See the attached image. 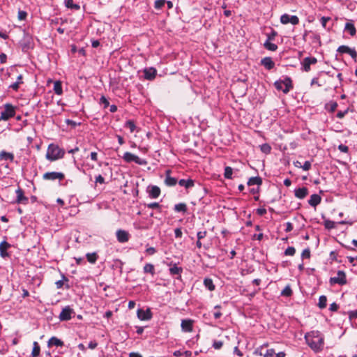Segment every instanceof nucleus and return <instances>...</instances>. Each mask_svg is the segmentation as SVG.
I'll return each instance as SVG.
<instances>
[{
	"label": "nucleus",
	"mask_w": 357,
	"mask_h": 357,
	"mask_svg": "<svg viewBox=\"0 0 357 357\" xmlns=\"http://www.w3.org/2000/svg\"><path fill=\"white\" fill-rule=\"evenodd\" d=\"M308 195V189L306 187L298 188L294 190V195L299 199H304Z\"/></svg>",
	"instance_id": "obj_23"
},
{
	"label": "nucleus",
	"mask_w": 357,
	"mask_h": 357,
	"mask_svg": "<svg viewBox=\"0 0 357 357\" xmlns=\"http://www.w3.org/2000/svg\"><path fill=\"white\" fill-rule=\"evenodd\" d=\"M339 306L336 303H333L330 305L329 310L332 312H335L338 310Z\"/></svg>",
	"instance_id": "obj_62"
},
{
	"label": "nucleus",
	"mask_w": 357,
	"mask_h": 357,
	"mask_svg": "<svg viewBox=\"0 0 357 357\" xmlns=\"http://www.w3.org/2000/svg\"><path fill=\"white\" fill-rule=\"evenodd\" d=\"M15 193L17 195V198L15 202L17 204H26L28 203L29 199L24 195V191L20 187L15 190Z\"/></svg>",
	"instance_id": "obj_18"
},
{
	"label": "nucleus",
	"mask_w": 357,
	"mask_h": 357,
	"mask_svg": "<svg viewBox=\"0 0 357 357\" xmlns=\"http://www.w3.org/2000/svg\"><path fill=\"white\" fill-rule=\"evenodd\" d=\"M117 241L121 243H127L130 239V234L123 229H118L116 232Z\"/></svg>",
	"instance_id": "obj_15"
},
{
	"label": "nucleus",
	"mask_w": 357,
	"mask_h": 357,
	"mask_svg": "<svg viewBox=\"0 0 357 357\" xmlns=\"http://www.w3.org/2000/svg\"><path fill=\"white\" fill-rule=\"evenodd\" d=\"M223 342L222 341H214L213 343V347L215 349H220L222 348Z\"/></svg>",
	"instance_id": "obj_55"
},
{
	"label": "nucleus",
	"mask_w": 357,
	"mask_h": 357,
	"mask_svg": "<svg viewBox=\"0 0 357 357\" xmlns=\"http://www.w3.org/2000/svg\"><path fill=\"white\" fill-rule=\"evenodd\" d=\"M174 211L177 213L185 214L188 211L187 204L185 203H178L174 205Z\"/></svg>",
	"instance_id": "obj_30"
},
{
	"label": "nucleus",
	"mask_w": 357,
	"mask_h": 357,
	"mask_svg": "<svg viewBox=\"0 0 357 357\" xmlns=\"http://www.w3.org/2000/svg\"><path fill=\"white\" fill-rule=\"evenodd\" d=\"M280 22L283 24L291 23L293 25H296L299 23V18L296 15L284 13L280 17Z\"/></svg>",
	"instance_id": "obj_10"
},
{
	"label": "nucleus",
	"mask_w": 357,
	"mask_h": 357,
	"mask_svg": "<svg viewBox=\"0 0 357 357\" xmlns=\"http://www.w3.org/2000/svg\"><path fill=\"white\" fill-rule=\"evenodd\" d=\"M262 183V179L259 176H254L249 178L248 181V185H260Z\"/></svg>",
	"instance_id": "obj_34"
},
{
	"label": "nucleus",
	"mask_w": 357,
	"mask_h": 357,
	"mask_svg": "<svg viewBox=\"0 0 357 357\" xmlns=\"http://www.w3.org/2000/svg\"><path fill=\"white\" fill-rule=\"evenodd\" d=\"M348 109H345L344 111H338L337 114H336V116L337 118L338 119H342L345 116V115L348 113Z\"/></svg>",
	"instance_id": "obj_57"
},
{
	"label": "nucleus",
	"mask_w": 357,
	"mask_h": 357,
	"mask_svg": "<svg viewBox=\"0 0 357 357\" xmlns=\"http://www.w3.org/2000/svg\"><path fill=\"white\" fill-rule=\"evenodd\" d=\"M266 344H263L255 351L256 354H259L263 357H273L275 354V350L273 349H267Z\"/></svg>",
	"instance_id": "obj_8"
},
{
	"label": "nucleus",
	"mask_w": 357,
	"mask_h": 357,
	"mask_svg": "<svg viewBox=\"0 0 357 357\" xmlns=\"http://www.w3.org/2000/svg\"><path fill=\"white\" fill-rule=\"evenodd\" d=\"M273 38L268 36L267 40L265 41L264 44V46L266 50L273 52L277 50L278 45L271 42V40Z\"/></svg>",
	"instance_id": "obj_29"
},
{
	"label": "nucleus",
	"mask_w": 357,
	"mask_h": 357,
	"mask_svg": "<svg viewBox=\"0 0 357 357\" xmlns=\"http://www.w3.org/2000/svg\"><path fill=\"white\" fill-rule=\"evenodd\" d=\"M122 158L126 162H134L139 165H146L147 164V161L145 159L140 158L137 155L130 152H126Z\"/></svg>",
	"instance_id": "obj_4"
},
{
	"label": "nucleus",
	"mask_w": 357,
	"mask_h": 357,
	"mask_svg": "<svg viewBox=\"0 0 357 357\" xmlns=\"http://www.w3.org/2000/svg\"><path fill=\"white\" fill-rule=\"evenodd\" d=\"M165 3V0H155L154 2V8L157 10H160Z\"/></svg>",
	"instance_id": "obj_45"
},
{
	"label": "nucleus",
	"mask_w": 357,
	"mask_h": 357,
	"mask_svg": "<svg viewBox=\"0 0 357 357\" xmlns=\"http://www.w3.org/2000/svg\"><path fill=\"white\" fill-rule=\"evenodd\" d=\"M143 270L145 273H150L152 275L155 274V268L154 266L151 264H146Z\"/></svg>",
	"instance_id": "obj_37"
},
{
	"label": "nucleus",
	"mask_w": 357,
	"mask_h": 357,
	"mask_svg": "<svg viewBox=\"0 0 357 357\" xmlns=\"http://www.w3.org/2000/svg\"><path fill=\"white\" fill-rule=\"evenodd\" d=\"M65 151L58 145L50 144L47 150L45 158L49 161H55L64 157Z\"/></svg>",
	"instance_id": "obj_2"
},
{
	"label": "nucleus",
	"mask_w": 357,
	"mask_h": 357,
	"mask_svg": "<svg viewBox=\"0 0 357 357\" xmlns=\"http://www.w3.org/2000/svg\"><path fill=\"white\" fill-rule=\"evenodd\" d=\"M63 344H64V343L61 340H60L54 336L52 337L47 342V346L49 347H51L52 346H56L57 347H63Z\"/></svg>",
	"instance_id": "obj_28"
},
{
	"label": "nucleus",
	"mask_w": 357,
	"mask_h": 357,
	"mask_svg": "<svg viewBox=\"0 0 357 357\" xmlns=\"http://www.w3.org/2000/svg\"><path fill=\"white\" fill-rule=\"evenodd\" d=\"M64 177L65 175L63 173L57 172H48L45 173L43 176V178L47 181H55L57 179L61 181Z\"/></svg>",
	"instance_id": "obj_7"
},
{
	"label": "nucleus",
	"mask_w": 357,
	"mask_h": 357,
	"mask_svg": "<svg viewBox=\"0 0 357 357\" xmlns=\"http://www.w3.org/2000/svg\"><path fill=\"white\" fill-rule=\"evenodd\" d=\"M87 261L92 264H94L98 259V255L96 252H89L86 254Z\"/></svg>",
	"instance_id": "obj_32"
},
{
	"label": "nucleus",
	"mask_w": 357,
	"mask_h": 357,
	"mask_svg": "<svg viewBox=\"0 0 357 357\" xmlns=\"http://www.w3.org/2000/svg\"><path fill=\"white\" fill-rule=\"evenodd\" d=\"M147 208L151 209H158L160 211L161 206L158 202H151L146 205Z\"/></svg>",
	"instance_id": "obj_47"
},
{
	"label": "nucleus",
	"mask_w": 357,
	"mask_h": 357,
	"mask_svg": "<svg viewBox=\"0 0 357 357\" xmlns=\"http://www.w3.org/2000/svg\"><path fill=\"white\" fill-rule=\"evenodd\" d=\"M195 180L189 179H180L178 183L180 186L184 187L185 189H190L195 186Z\"/></svg>",
	"instance_id": "obj_24"
},
{
	"label": "nucleus",
	"mask_w": 357,
	"mask_h": 357,
	"mask_svg": "<svg viewBox=\"0 0 357 357\" xmlns=\"http://www.w3.org/2000/svg\"><path fill=\"white\" fill-rule=\"evenodd\" d=\"M349 319L350 320L357 318V310H351L348 312Z\"/></svg>",
	"instance_id": "obj_54"
},
{
	"label": "nucleus",
	"mask_w": 357,
	"mask_h": 357,
	"mask_svg": "<svg viewBox=\"0 0 357 357\" xmlns=\"http://www.w3.org/2000/svg\"><path fill=\"white\" fill-rule=\"evenodd\" d=\"M194 321L190 319H185L181 320V327L184 333H190L193 331Z\"/></svg>",
	"instance_id": "obj_16"
},
{
	"label": "nucleus",
	"mask_w": 357,
	"mask_h": 357,
	"mask_svg": "<svg viewBox=\"0 0 357 357\" xmlns=\"http://www.w3.org/2000/svg\"><path fill=\"white\" fill-rule=\"evenodd\" d=\"M344 31L349 32V33L354 36L356 33V29L354 24L351 22H347L344 26Z\"/></svg>",
	"instance_id": "obj_31"
},
{
	"label": "nucleus",
	"mask_w": 357,
	"mask_h": 357,
	"mask_svg": "<svg viewBox=\"0 0 357 357\" xmlns=\"http://www.w3.org/2000/svg\"><path fill=\"white\" fill-rule=\"evenodd\" d=\"M327 305V298L326 296L322 295L319 298L318 306L320 309H324L326 307Z\"/></svg>",
	"instance_id": "obj_39"
},
{
	"label": "nucleus",
	"mask_w": 357,
	"mask_h": 357,
	"mask_svg": "<svg viewBox=\"0 0 357 357\" xmlns=\"http://www.w3.org/2000/svg\"><path fill=\"white\" fill-rule=\"evenodd\" d=\"M14 155L12 153L7 152L6 151H0V161L1 160H5V161H10V162H14Z\"/></svg>",
	"instance_id": "obj_26"
},
{
	"label": "nucleus",
	"mask_w": 357,
	"mask_h": 357,
	"mask_svg": "<svg viewBox=\"0 0 357 357\" xmlns=\"http://www.w3.org/2000/svg\"><path fill=\"white\" fill-rule=\"evenodd\" d=\"M11 248V245L8 243L6 240L3 241L0 243V256L2 258L9 257L10 254L7 252V250Z\"/></svg>",
	"instance_id": "obj_20"
},
{
	"label": "nucleus",
	"mask_w": 357,
	"mask_h": 357,
	"mask_svg": "<svg viewBox=\"0 0 357 357\" xmlns=\"http://www.w3.org/2000/svg\"><path fill=\"white\" fill-rule=\"evenodd\" d=\"M145 252L149 255H153L156 252V249L153 247H149L146 249Z\"/></svg>",
	"instance_id": "obj_59"
},
{
	"label": "nucleus",
	"mask_w": 357,
	"mask_h": 357,
	"mask_svg": "<svg viewBox=\"0 0 357 357\" xmlns=\"http://www.w3.org/2000/svg\"><path fill=\"white\" fill-rule=\"evenodd\" d=\"M331 20L329 17H322L320 20L321 24L322 26L326 29V23Z\"/></svg>",
	"instance_id": "obj_56"
},
{
	"label": "nucleus",
	"mask_w": 357,
	"mask_h": 357,
	"mask_svg": "<svg viewBox=\"0 0 357 357\" xmlns=\"http://www.w3.org/2000/svg\"><path fill=\"white\" fill-rule=\"evenodd\" d=\"M285 226H286V228H285L284 231L286 232H290L291 231L293 230V225L291 222H286Z\"/></svg>",
	"instance_id": "obj_61"
},
{
	"label": "nucleus",
	"mask_w": 357,
	"mask_h": 357,
	"mask_svg": "<svg viewBox=\"0 0 357 357\" xmlns=\"http://www.w3.org/2000/svg\"><path fill=\"white\" fill-rule=\"evenodd\" d=\"M232 174H233V169L231 167H228V166L225 167L224 176L225 178L231 179Z\"/></svg>",
	"instance_id": "obj_41"
},
{
	"label": "nucleus",
	"mask_w": 357,
	"mask_h": 357,
	"mask_svg": "<svg viewBox=\"0 0 357 357\" xmlns=\"http://www.w3.org/2000/svg\"><path fill=\"white\" fill-rule=\"evenodd\" d=\"M296 253V249L294 247L289 246L284 250V255L286 256H294Z\"/></svg>",
	"instance_id": "obj_46"
},
{
	"label": "nucleus",
	"mask_w": 357,
	"mask_h": 357,
	"mask_svg": "<svg viewBox=\"0 0 357 357\" xmlns=\"http://www.w3.org/2000/svg\"><path fill=\"white\" fill-rule=\"evenodd\" d=\"M347 282V277L344 271H338L337 273V276L332 277L329 280V283L331 285H334L335 284H340V285H344Z\"/></svg>",
	"instance_id": "obj_6"
},
{
	"label": "nucleus",
	"mask_w": 357,
	"mask_h": 357,
	"mask_svg": "<svg viewBox=\"0 0 357 357\" xmlns=\"http://www.w3.org/2000/svg\"><path fill=\"white\" fill-rule=\"evenodd\" d=\"M65 6L68 8H70L75 10L80 9V6L78 3H74L73 0H65Z\"/></svg>",
	"instance_id": "obj_35"
},
{
	"label": "nucleus",
	"mask_w": 357,
	"mask_h": 357,
	"mask_svg": "<svg viewBox=\"0 0 357 357\" xmlns=\"http://www.w3.org/2000/svg\"><path fill=\"white\" fill-rule=\"evenodd\" d=\"M292 294V290L289 285L286 286L281 291V296L289 297Z\"/></svg>",
	"instance_id": "obj_42"
},
{
	"label": "nucleus",
	"mask_w": 357,
	"mask_h": 357,
	"mask_svg": "<svg viewBox=\"0 0 357 357\" xmlns=\"http://www.w3.org/2000/svg\"><path fill=\"white\" fill-rule=\"evenodd\" d=\"M261 64L267 70H271L275 66V63L271 57H264L261 61Z\"/></svg>",
	"instance_id": "obj_27"
},
{
	"label": "nucleus",
	"mask_w": 357,
	"mask_h": 357,
	"mask_svg": "<svg viewBox=\"0 0 357 357\" xmlns=\"http://www.w3.org/2000/svg\"><path fill=\"white\" fill-rule=\"evenodd\" d=\"M207 235V231L206 230L198 231L197 234V237L198 240H202L205 238Z\"/></svg>",
	"instance_id": "obj_51"
},
{
	"label": "nucleus",
	"mask_w": 357,
	"mask_h": 357,
	"mask_svg": "<svg viewBox=\"0 0 357 357\" xmlns=\"http://www.w3.org/2000/svg\"><path fill=\"white\" fill-rule=\"evenodd\" d=\"M100 104L103 105L105 108L109 105L108 100L104 96H102L100 98Z\"/></svg>",
	"instance_id": "obj_50"
},
{
	"label": "nucleus",
	"mask_w": 357,
	"mask_h": 357,
	"mask_svg": "<svg viewBox=\"0 0 357 357\" xmlns=\"http://www.w3.org/2000/svg\"><path fill=\"white\" fill-rule=\"evenodd\" d=\"M317 63V59L315 57L307 56L303 59L301 62V69L305 72H309L311 68L310 66Z\"/></svg>",
	"instance_id": "obj_13"
},
{
	"label": "nucleus",
	"mask_w": 357,
	"mask_h": 357,
	"mask_svg": "<svg viewBox=\"0 0 357 357\" xmlns=\"http://www.w3.org/2000/svg\"><path fill=\"white\" fill-rule=\"evenodd\" d=\"M174 235L175 238H181L182 237L183 233L181 228H176L174 229Z\"/></svg>",
	"instance_id": "obj_58"
},
{
	"label": "nucleus",
	"mask_w": 357,
	"mask_h": 357,
	"mask_svg": "<svg viewBox=\"0 0 357 357\" xmlns=\"http://www.w3.org/2000/svg\"><path fill=\"white\" fill-rule=\"evenodd\" d=\"M74 314L75 312L73 309H72L70 306H66L61 310L59 316V318L61 321H68L72 319L73 314Z\"/></svg>",
	"instance_id": "obj_9"
},
{
	"label": "nucleus",
	"mask_w": 357,
	"mask_h": 357,
	"mask_svg": "<svg viewBox=\"0 0 357 357\" xmlns=\"http://www.w3.org/2000/svg\"><path fill=\"white\" fill-rule=\"evenodd\" d=\"M311 166H312V164H311V162L310 161H305L304 162V164L302 165V169L304 170V171H308L309 169H310L311 168Z\"/></svg>",
	"instance_id": "obj_52"
},
{
	"label": "nucleus",
	"mask_w": 357,
	"mask_h": 357,
	"mask_svg": "<svg viewBox=\"0 0 357 357\" xmlns=\"http://www.w3.org/2000/svg\"><path fill=\"white\" fill-rule=\"evenodd\" d=\"M7 61V55L4 53L0 54V63H5Z\"/></svg>",
	"instance_id": "obj_64"
},
{
	"label": "nucleus",
	"mask_w": 357,
	"mask_h": 357,
	"mask_svg": "<svg viewBox=\"0 0 357 357\" xmlns=\"http://www.w3.org/2000/svg\"><path fill=\"white\" fill-rule=\"evenodd\" d=\"M171 170L167 169L165 171V178L164 181L165 184L168 187H173L177 183V179L171 176Z\"/></svg>",
	"instance_id": "obj_21"
},
{
	"label": "nucleus",
	"mask_w": 357,
	"mask_h": 357,
	"mask_svg": "<svg viewBox=\"0 0 357 357\" xmlns=\"http://www.w3.org/2000/svg\"><path fill=\"white\" fill-rule=\"evenodd\" d=\"M204 285L209 291H213L215 289V286L213 284V280L208 278H206L204 280Z\"/></svg>",
	"instance_id": "obj_33"
},
{
	"label": "nucleus",
	"mask_w": 357,
	"mask_h": 357,
	"mask_svg": "<svg viewBox=\"0 0 357 357\" xmlns=\"http://www.w3.org/2000/svg\"><path fill=\"white\" fill-rule=\"evenodd\" d=\"M125 127L129 128L130 132H133L136 128L135 122L132 120H128L126 122Z\"/></svg>",
	"instance_id": "obj_44"
},
{
	"label": "nucleus",
	"mask_w": 357,
	"mask_h": 357,
	"mask_svg": "<svg viewBox=\"0 0 357 357\" xmlns=\"http://www.w3.org/2000/svg\"><path fill=\"white\" fill-rule=\"evenodd\" d=\"M324 226L326 229H331L335 228V222L330 220H326L324 221Z\"/></svg>",
	"instance_id": "obj_48"
},
{
	"label": "nucleus",
	"mask_w": 357,
	"mask_h": 357,
	"mask_svg": "<svg viewBox=\"0 0 357 357\" xmlns=\"http://www.w3.org/2000/svg\"><path fill=\"white\" fill-rule=\"evenodd\" d=\"M149 196L152 199L158 198L160 195V189L157 185H150L148 187Z\"/></svg>",
	"instance_id": "obj_22"
},
{
	"label": "nucleus",
	"mask_w": 357,
	"mask_h": 357,
	"mask_svg": "<svg viewBox=\"0 0 357 357\" xmlns=\"http://www.w3.org/2000/svg\"><path fill=\"white\" fill-rule=\"evenodd\" d=\"M31 37L28 33H24L23 38L20 41V45L22 50L24 52L31 48Z\"/></svg>",
	"instance_id": "obj_11"
},
{
	"label": "nucleus",
	"mask_w": 357,
	"mask_h": 357,
	"mask_svg": "<svg viewBox=\"0 0 357 357\" xmlns=\"http://www.w3.org/2000/svg\"><path fill=\"white\" fill-rule=\"evenodd\" d=\"M337 51L341 54H348L351 56V57L356 61L357 59V52L354 48H350L347 45H341L340 46Z\"/></svg>",
	"instance_id": "obj_12"
},
{
	"label": "nucleus",
	"mask_w": 357,
	"mask_h": 357,
	"mask_svg": "<svg viewBox=\"0 0 357 357\" xmlns=\"http://www.w3.org/2000/svg\"><path fill=\"white\" fill-rule=\"evenodd\" d=\"M15 115V107L9 103L4 105V109L1 112L0 121H7Z\"/></svg>",
	"instance_id": "obj_5"
},
{
	"label": "nucleus",
	"mask_w": 357,
	"mask_h": 357,
	"mask_svg": "<svg viewBox=\"0 0 357 357\" xmlns=\"http://www.w3.org/2000/svg\"><path fill=\"white\" fill-rule=\"evenodd\" d=\"M260 149L263 153L268 154L271 151V146L268 144L265 143L260 146Z\"/></svg>",
	"instance_id": "obj_43"
},
{
	"label": "nucleus",
	"mask_w": 357,
	"mask_h": 357,
	"mask_svg": "<svg viewBox=\"0 0 357 357\" xmlns=\"http://www.w3.org/2000/svg\"><path fill=\"white\" fill-rule=\"evenodd\" d=\"M27 16V13L26 12L24 11V10H19L18 11V19L20 20H24L26 19Z\"/></svg>",
	"instance_id": "obj_53"
},
{
	"label": "nucleus",
	"mask_w": 357,
	"mask_h": 357,
	"mask_svg": "<svg viewBox=\"0 0 357 357\" xmlns=\"http://www.w3.org/2000/svg\"><path fill=\"white\" fill-rule=\"evenodd\" d=\"M40 351V348L37 342H33V347L31 352L32 357H37L39 356Z\"/></svg>",
	"instance_id": "obj_38"
},
{
	"label": "nucleus",
	"mask_w": 357,
	"mask_h": 357,
	"mask_svg": "<svg viewBox=\"0 0 357 357\" xmlns=\"http://www.w3.org/2000/svg\"><path fill=\"white\" fill-rule=\"evenodd\" d=\"M337 107V103L335 101H331L326 105V109L331 112H333Z\"/></svg>",
	"instance_id": "obj_40"
},
{
	"label": "nucleus",
	"mask_w": 357,
	"mask_h": 357,
	"mask_svg": "<svg viewBox=\"0 0 357 357\" xmlns=\"http://www.w3.org/2000/svg\"><path fill=\"white\" fill-rule=\"evenodd\" d=\"M321 197L318 194H313L310 196V198L308 200V204L312 207H316L321 203Z\"/></svg>",
	"instance_id": "obj_25"
},
{
	"label": "nucleus",
	"mask_w": 357,
	"mask_h": 357,
	"mask_svg": "<svg viewBox=\"0 0 357 357\" xmlns=\"http://www.w3.org/2000/svg\"><path fill=\"white\" fill-rule=\"evenodd\" d=\"M301 257L302 259H310V250L309 248H306L303 250L301 253Z\"/></svg>",
	"instance_id": "obj_49"
},
{
	"label": "nucleus",
	"mask_w": 357,
	"mask_h": 357,
	"mask_svg": "<svg viewBox=\"0 0 357 357\" xmlns=\"http://www.w3.org/2000/svg\"><path fill=\"white\" fill-rule=\"evenodd\" d=\"M95 182L96 183L102 184V183H105V178L100 174H99L98 176H97L96 177V181Z\"/></svg>",
	"instance_id": "obj_63"
},
{
	"label": "nucleus",
	"mask_w": 357,
	"mask_h": 357,
	"mask_svg": "<svg viewBox=\"0 0 357 357\" xmlns=\"http://www.w3.org/2000/svg\"><path fill=\"white\" fill-rule=\"evenodd\" d=\"M54 91L56 95H61L63 93L62 84L60 81H56L54 83Z\"/></svg>",
	"instance_id": "obj_36"
},
{
	"label": "nucleus",
	"mask_w": 357,
	"mask_h": 357,
	"mask_svg": "<svg viewBox=\"0 0 357 357\" xmlns=\"http://www.w3.org/2000/svg\"><path fill=\"white\" fill-rule=\"evenodd\" d=\"M304 339L310 348L315 353L321 351L324 346V337L318 331H312L307 333Z\"/></svg>",
	"instance_id": "obj_1"
},
{
	"label": "nucleus",
	"mask_w": 357,
	"mask_h": 357,
	"mask_svg": "<svg viewBox=\"0 0 357 357\" xmlns=\"http://www.w3.org/2000/svg\"><path fill=\"white\" fill-rule=\"evenodd\" d=\"M274 86L277 90L282 91L284 93H287L293 89L291 79L287 76L275 81Z\"/></svg>",
	"instance_id": "obj_3"
},
{
	"label": "nucleus",
	"mask_w": 357,
	"mask_h": 357,
	"mask_svg": "<svg viewBox=\"0 0 357 357\" xmlns=\"http://www.w3.org/2000/svg\"><path fill=\"white\" fill-rule=\"evenodd\" d=\"M170 268L169 269V274L172 276L176 275V279L181 280V274L183 273V268L178 266L176 264H170Z\"/></svg>",
	"instance_id": "obj_17"
},
{
	"label": "nucleus",
	"mask_w": 357,
	"mask_h": 357,
	"mask_svg": "<svg viewBox=\"0 0 357 357\" xmlns=\"http://www.w3.org/2000/svg\"><path fill=\"white\" fill-rule=\"evenodd\" d=\"M144 77L147 80H153L157 75V70L153 67L146 68L143 70Z\"/></svg>",
	"instance_id": "obj_19"
},
{
	"label": "nucleus",
	"mask_w": 357,
	"mask_h": 357,
	"mask_svg": "<svg viewBox=\"0 0 357 357\" xmlns=\"http://www.w3.org/2000/svg\"><path fill=\"white\" fill-rule=\"evenodd\" d=\"M137 316L141 321H149L152 318L153 314L149 308L146 310L139 308L137 312Z\"/></svg>",
	"instance_id": "obj_14"
},
{
	"label": "nucleus",
	"mask_w": 357,
	"mask_h": 357,
	"mask_svg": "<svg viewBox=\"0 0 357 357\" xmlns=\"http://www.w3.org/2000/svg\"><path fill=\"white\" fill-rule=\"evenodd\" d=\"M338 149L343 153H347L349 151L348 146L342 144L338 146Z\"/></svg>",
	"instance_id": "obj_60"
}]
</instances>
